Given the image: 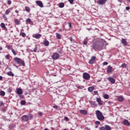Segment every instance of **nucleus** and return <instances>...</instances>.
Instances as JSON below:
<instances>
[{"label": "nucleus", "instance_id": "obj_1", "mask_svg": "<svg viewBox=\"0 0 130 130\" xmlns=\"http://www.w3.org/2000/svg\"><path fill=\"white\" fill-rule=\"evenodd\" d=\"M104 46V45L103 44V43L99 41L95 42L92 45V47L93 49H100L101 50L103 48Z\"/></svg>", "mask_w": 130, "mask_h": 130}, {"label": "nucleus", "instance_id": "obj_2", "mask_svg": "<svg viewBox=\"0 0 130 130\" xmlns=\"http://www.w3.org/2000/svg\"><path fill=\"white\" fill-rule=\"evenodd\" d=\"M95 115L99 120H104L105 117H104V116H103V114L100 110H96L95 111Z\"/></svg>", "mask_w": 130, "mask_h": 130}, {"label": "nucleus", "instance_id": "obj_3", "mask_svg": "<svg viewBox=\"0 0 130 130\" xmlns=\"http://www.w3.org/2000/svg\"><path fill=\"white\" fill-rule=\"evenodd\" d=\"M15 61H16L17 63L22 64V67H25V62L24 60H22L21 58H19L18 57H15L14 58Z\"/></svg>", "mask_w": 130, "mask_h": 130}, {"label": "nucleus", "instance_id": "obj_4", "mask_svg": "<svg viewBox=\"0 0 130 130\" xmlns=\"http://www.w3.org/2000/svg\"><path fill=\"white\" fill-rule=\"evenodd\" d=\"M83 78L84 80L88 81V80H90V78H91V76L88 73H84L83 74Z\"/></svg>", "mask_w": 130, "mask_h": 130}, {"label": "nucleus", "instance_id": "obj_5", "mask_svg": "<svg viewBox=\"0 0 130 130\" xmlns=\"http://www.w3.org/2000/svg\"><path fill=\"white\" fill-rule=\"evenodd\" d=\"M52 58L53 59H58V58H59V54L57 53V52L54 53L52 55Z\"/></svg>", "mask_w": 130, "mask_h": 130}, {"label": "nucleus", "instance_id": "obj_6", "mask_svg": "<svg viewBox=\"0 0 130 130\" xmlns=\"http://www.w3.org/2000/svg\"><path fill=\"white\" fill-rule=\"evenodd\" d=\"M29 120V116L27 115H24L21 117V121L25 122Z\"/></svg>", "mask_w": 130, "mask_h": 130}, {"label": "nucleus", "instance_id": "obj_7", "mask_svg": "<svg viewBox=\"0 0 130 130\" xmlns=\"http://www.w3.org/2000/svg\"><path fill=\"white\" fill-rule=\"evenodd\" d=\"M95 60H96V56H91V59L89 60L88 63H89V64H93L94 62H95Z\"/></svg>", "mask_w": 130, "mask_h": 130}, {"label": "nucleus", "instance_id": "obj_8", "mask_svg": "<svg viewBox=\"0 0 130 130\" xmlns=\"http://www.w3.org/2000/svg\"><path fill=\"white\" fill-rule=\"evenodd\" d=\"M106 2H107V0H97L96 1V4L100 6H103Z\"/></svg>", "mask_w": 130, "mask_h": 130}, {"label": "nucleus", "instance_id": "obj_9", "mask_svg": "<svg viewBox=\"0 0 130 130\" xmlns=\"http://www.w3.org/2000/svg\"><path fill=\"white\" fill-rule=\"evenodd\" d=\"M96 102H98V103L99 105H100V106L103 105V101H102V100H101V99H100L99 98H96Z\"/></svg>", "mask_w": 130, "mask_h": 130}, {"label": "nucleus", "instance_id": "obj_10", "mask_svg": "<svg viewBox=\"0 0 130 130\" xmlns=\"http://www.w3.org/2000/svg\"><path fill=\"white\" fill-rule=\"evenodd\" d=\"M112 72H113V68H112V67H111V66H108L107 72L109 74L112 73Z\"/></svg>", "mask_w": 130, "mask_h": 130}, {"label": "nucleus", "instance_id": "obj_11", "mask_svg": "<svg viewBox=\"0 0 130 130\" xmlns=\"http://www.w3.org/2000/svg\"><path fill=\"white\" fill-rule=\"evenodd\" d=\"M107 80H108L109 82H111L112 84H114V83H115V79H114L113 77H109V78H107Z\"/></svg>", "mask_w": 130, "mask_h": 130}, {"label": "nucleus", "instance_id": "obj_12", "mask_svg": "<svg viewBox=\"0 0 130 130\" xmlns=\"http://www.w3.org/2000/svg\"><path fill=\"white\" fill-rule=\"evenodd\" d=\"M36 4H37V5L39 6V7H40V8H43V3H42V2L36 1Z\"/></svg>", "mask_w": 130, "mask_h": 130}, {"label": "nucleus", "instance_id": "obj_13", "mask_svg": "<svg viewBox=\"0 0 130 130\" xmlns=\"http://www.w3.org/2000/svg\"><path fill=\"white\" fill-rule=\"evenodd\" d=\"M16 93L19 95H22L23 94V91H22V89L21 88H17L16 89Z\"/></svg>", "mask_w": 130, "mask_h": 130}, {"label": "nucleus", "instance_id": "obj_14", "mask_svg": "<svg viewBox=\"0 0 130 130\" xmlns=\"http://www.w3.org/2000/svg\"><path fill=\"white\" fill-rule=\"evenodd\" d=\"M123 124H124V125H127L128 126H130L129 122L128 121V120H127L126 119H125L123 121Z\"/></svg>", "mask_w": 130, "mask_h": 130}, {"label": "nucleus", "instance_id": "obj_15", "mask_svg": "<svg viewBox=\"0 0 130 130\" xmlns=\"http://www.w3.org/2000/svg\"><path fill=\"white\" fill-rule=\"evenodd\" d=\"M80 112L81 114H83V115H87L88 114V112L85 110H81L80 111Z\"/></svg>", "mask_w": 130, "mask_h": 130}, {"label": "nucleus", "instance_id": "obj_16", "mask_svg": "<svg viewBox=\"0 0 130 130\" xmlns=\"http://www.w3.org/2000/svg\"><path fill=\"white\" fill-rule=\"evenodd\" d=\"M117 100L119 102H122L124 100V98H123V96H118L117 98Z\"/></svg>", "mask_w": 130, "mask_h": 130}, {"label": "nucleus", "instance_id": "obj_17", "mask_svg": "<svg viewBox=\"0 0 130 130\" xmlns=\"http://www.w3.org/2000/svg\"><path fill=\"white\" fill-rule=\"evenodd\" d=\"M1 26L4 29V30H5V31L8 30V28H7V27H6V24H5V23L4 22H3L1 24Z\"/></svg>", "mask_w": 130, "mask_h": 130}, {"label": "nucleus", "instance_id": "obj_18", "mask_svg": "<svg viewBox=\"0 0 130 130\" xmlns=\"http://www.w3.org/2000/svg\"><path fill=\"white\" fill-rule=\"evenodd\" d=\"M121 43L124 45V46H126L127 45V43H126V40L125 39H122L121 40Z\"/></svg>", "mask_w": 130, "mask_h": 130}, {"label": "nucleus", "instance_id": "obj_19", "mask_svg": "<svg viewBox=\"0 0 130 130\" xmlns=\"http://www.w3.org/2000/svg\"><path fill=\"white\" fill-rule=\"evenodd\" d=\"M43 44L45 46H48L49 45V42L47 40L45 39L43 41Z\"/></svg>", "mask_w": 130, "mask_h": 130}, {"label": "nucleus", "instance_id": "obj_20", "mask_svg": "<svg viewBox=\"0 0 130 130\" xmlns=\"http://www.w3.org/2000/svg\"><path fill=\"white\" fill-rule=\"evenodd\" d=\"M12 10H13V8H10L8 9H7L5 12L6 15H9V14H10L11 12H12Z\"/></svg>", "mask_w": 130, "mask_h": 130}, {"label": "nucleus", "instance_id": "obj_21", "mask_svg": "<svg viewBox=\"0 0 130 130\" xmlns=\"http://www.w3.org/2000/svg\"><path fill=\"white\" fill-rule=\"evenodd\" d=\"M42 36V35H41V34H36L34 37L36 39H39V38H41Z\"/></svg>", "mask_w": 130, "mask_h": 130}, {"label": "nucleus", "instance_id": "obj_22", "mask_svg": "<svg viewBox=\"0 0 130 130\" xmlns=\"http://www.w3.org/2000/svg\"><path fill=\"white\" fill-rule=\"evenodd\" d=\"M56 37L57 39H61V35L59 33H56Z\"/></svg>", "mask_w": 130, "mask_h": 130}, {"label": "nucleus", "instance_id": "obj_23", "mask_svg": "<svg viewBox=\"0 0 130 130\" xmlns=\"http://www.w3.org/2000/svg\"><path fill=\"white\" fill-rule=\"evenodd\" d=\"M14 22L16 25H20V24H21V21H20V20L17 19H15Z\"/></svg>", "mask_w": 130, "mask_h": 130}, {"label": "nucleus", "instance_id": "obj_24", "mask_svg": "<svg viewBox=\"0 0 130 130\" xmlns=\"http://www.w3.org/2000/svg\"><path fill=\"white\" fill-rule=\"evenodd\" d=\"M95 89V88L93 86H91L88 87V90L89 91V92H93V90H94Z\"/></svg>", "mask_w": 130, "mask_h": 130}, {"label": "nucleus", "instance_id": "obj_25", "mask_svg": "<svg viewBox=\"0 0 130 130\" xmlns=\"http://www.w3.org/2000/svg\"><path fill=\"white\" fill-rule=\"evenodd\" d=\"M7 75H8V76H10L11 77H14V76H15V74H14V73H13V72H12V71H10V72H8Z\"/></svg>", "mask_w": 130, "mask_h": 130}, {"label": "nucleus", "instance_id": "obj_26", "mask_svg": "<svg viewBox=\"0 0 130 130\" xmlns=\"http://www.w3.org/2000/svg\"><path fill=\"white\" fill-rule=\"evenodd\" d=\"M83 43V45H87V44H88V39H86L84 40Z\"/></svg>", "mask_w": 130, "mask_h": 130}, {"label": "nucleus", "instance_id": "obj_27", "mask_svg": "<svg viewBox=\"0 0 130 130\" xmlns=\"http://www.w3.org/2000/svg\"><path fill=\"white\" fill-rule=\"evenodd\" d=\"M20 35H21L22 37H26V34H25V32L21 31L20 33Z\"/></svg>", "mask_w": 130, "mask_h": 130}, {"label": "nucleus", "instance_id": "obj_28", "mask_svg": "<svg viewBox=\"0 0 130 130\" xmlns=\"http://www.w3.org/2000/svg\"><path fill=\"white\" fill-rule=\"evenodd\" d=\"M25 11L27 12V13H30V9L29 7H25Z\"/></svg>", "mask_w": 130, "mask_h": 130}, {"label": "nucleus", "instance_id": "obj_29", "mask_svg": "<svg viewBox=\"0 0 130 130\" xmlns=\"http://www.w3.org/2000/svg\"><path fill=\"white\" fill-rule=\"evenodd\" d=\"M105 127H106V130H111V127L109 125H106Z\"/></svg>", "mask_w": 130, "mask_h": 130}, {"label": "nucleus", "instance_id": "obj_30", "mask_svg": "<svg viewBox=\"0 0 130 130\" xmlns=\"http://www.w3.org/2000/svg\"><path fill=\"white\" fill-rule=\"evenodd\" d=\"M63 7H64V4L63 3L59 4V8H63Z\"/></svg>", "mask_w": 130, "mask_h": 130}, {"label": "nucleus", "instance_id": "obj_31", "mask_svg": "<svg viewBox=\"0 0 130 130\" xmlns=\"http://www.w3.org/2000/svg\"><path fill=\"white\" fill-rule=\"evenodd\" d=\"M31 19L30 18H27L26 20V24H30V23H31Z\"/></svg>", "mask_w": 130, "mask_h": 130}, {"label": "nucleus", "instance_id": "obj_32", "mask_svg": "<svg viewBox=\"0 0 130 130\" xmlns=\"http://www.w3.org/2000/svg\"><path fill=\"white\" fill-rule=\"evenodd\" d=\"M0 95H1V96H5V95H6V92H5V91L2 90L0 91Z\"/></svg>", "mask_w": 130, "mask_h": 130}, {"label": "nucleus", "instance_id": "obj_33", "mask_svg": "<svg viewBox=\"0 0 130 130\" xmlns=\"http://www.w3.org/2000/svg\"><path fill=\"white\" fill-rule=\"evenodd\" d=\"M104 99H109V95L108 94H106L104 95Z\"/></svg>", "mask_w": 130, "mask_h": 130}, {"label": "nucleus", "instance_id": "obj_34", "mask_svg": "<svg viewBox=\"0 0 130 130\" xmlns=\"http://www.w3.org/2000/svg\"><path fill=\"white\" fill-rule=\"evenodd\" d=\"M11 51L12 53H13L14 55H17V53L16 52V51H15V50L14 49H11Z\"/></svg>", "mask_w": 130, "mask_h": 130}, {"label": "nucleus", "instance_id": "obj_35", "mask_svg": "<svg viewBox=\"0 0 130 130\" xmlns=\"http://www.w3.org/2000/svg\"><path fill=\"white\" fill-rule=\"evenodd\" d=\"M20 104L21 105H25V104H26V101H21Z\"/></svg>", "mask_w": 130, "mask_h": 130}, {"label": "nucleus", "instance_id": "obj_36", "mask_svg": "<svg viewBox=\"0 0 130 130\" xmlns=\"http://www.w3.org/2000/svg\"><path fill=\"white\" fill-rule=\"evenodd\" d=\"M6 48L10 50H11V48H12V46H11L9 45H7L6 46Z\"/></svg>", "mask_w": 130, "mask_h": 130}, {"label": "nucleus", "instance_id": "obj_37", "mask_svg": "<svg viewBox=\"0 0 130 130\" xmlns=\"http://www.w3.org/2000/svg\"><path fill=\"white\" fill-rule=\"evenodd\" d=\"M38 49V47H37V46H36V47L34 49V52H37Z\"/></svg>", "mask_w": 130, "mask_h": 130}, {"label": "nucleus", "instance_id": "obj_38", "mask_svg": "<svg viewBox=\"0 0 130 130\" xmlns=\"http://www.w3.org/2000/svg\"><path fill=\"white\" fill-rule=\"evenodd\" d=\"M7 4H8V5H9L10 6V5L12 4V1H11V0H8Z\"/></svg>", "mask_w": 130, "mask_h": 130}, {"label": "nucleus", "instance_id": "obj_39", "mask_svg": "<svg viewBox=\"0 0 130 130\" xmlns=\"http://www.w3.org/2000/svg\"><path fill=\"white\" fill-rule=\"evenodd\" d=\"M91 104H92V105H94L95 107H97V105H96V102H92L91 103Z\"/></svg>", "mask_w": 130, "mask_h": 130}, {"label": "nucleus", "instance_id": "obj_40", "mask_svg": "<svg viewBox=\"0 0 130 130\" xmlns=\"http://www.w3.org/2000/svg\"><path fill=\"white\" fill-rule=\"evenodd\" d=\"M121 68H126V64L125 63H123L121 66Z\"/></svg>", "mask_w": 130, "mask_h": 130}, {"label": "nucleus", "instance_id": "obj_41", "mask_svg": "<svg viewBox=\"0 0 130 130\" xmlns=\"http://www.w3.org/2000/svg\"><path fill=\"white\" fill-rule=\"evenodd\" d=\"M6 59H10V54H7L6 56Z\"/></svg>", "mask_w": 130, "mask_h": 130}, {"label": "nucleus", "instance_id": "obj_42", "mask_svg": "<svg viewBox=\"0 0 130 130\" xmlns=\"http://www.w3.org/2000/svg\"><path fill=\"white\" fill-rule=\"evenodd\" d=\"M68 2H69L70 4L71 5L74 3V0H68Z\"/></svg>", "mask_w": 130, "mask_h": 130}, {"label": "nucleus", "instance_id": "obj_43", "mask_svg": "<svg viewBox=\"0 0 130 130\" xmlns=\"http://www.w3.org/2000/svg\"><path fill=\"white\" fill-rule=\"evenodd\" d=\"M100 130H106L105 126V127L104 126L101 127L100 128Z\"/></svg>", "mask_w": 130, "mask_h": 130}, {"label": "nucleus", "instance_id": "obj_44", "mask_svg": "<svg viewBox=\"0 0 130 130\" xmlns=\"http://www.w3.org/2000/svg\"><path fill=\"white\" fill-rule=\"evenodd\" d=\"M8 92H9V93H11V92H12V89H11V88H8Z\"/></svg>", "mask_w": 130, "mask_h": 130}, {"label": "nucleus", "instance_id": "obj_45", "mask_svg": "<svg viewBox=\"0 0 130 130\" xmlns=\"http://www.w3.org/2000/svg\"><path fill=\"white\" fill-rule=\"evenodd\" d=\"M107 64H108V62H103V65L104 66H107Z\"/></svg>", "mask_w": 130, "mask_h": 130}, {"label": "nucleus", "instance_id": "obj_46", "mask_svg": "<svg viewBox=\"0 0 130 130\" xmlns=\"http://www.w3.org/2000/svg\"><path fill=\"white\" fill-rule=\"evenodd\" d=\"M4 105V103L3 101H0V106H3Z\"/></svg>", "mask_w": 130, "mask_h": 130}, {"label": "nucleus", "instance_id": "obj_47", "mask_svg": "<svg viewBox=\"0 0 130 130\" xmlns=\"http://www.w3.org/2000/svg\"><path fill=\"white\" fill-rule=\"evenodd\" d=\"M94 95H98V91H94Z\"/></svg>", "mask_w": 130, "mask_h": 130}, {"label": "nucleus", "instance_id": "obj_48", "mask_svg": "<svg viewBox=\"0 0 130 130\" xmlns=\"http://www.w3.org/2000/svg\"><path fill=\"white\" fill-rule=\"evenodd\" d=\"M95 124H100V121H96L95 122Z\"/></svg>", "mask_w": 130, "mask_h": 130}, {"label": "nucleus", "instance_id": "obj_49", "mask_svg": "<svg viewBox=\"0 0 130 130\" xmlns=\"http://www.w3.org/2000/svg\"><path fill=\"white\" fill-rule=\"evenodd\" d=\"M20 98H21V99H23L24 98V95H19Z\"/></svg>", "mask_w": 130, "mask_h": 130}, {"label": "nucleus", "instance_id": "obj_50", "mask_svg": "<svg viewBox=\"0 0 130 130\" xmlns=\"http://www.w3.org/2000/svg\"><path fill=\"white\" fill-rule=\"evenodd\" d=\"M69 26L70 28L72 27V23L71 22H69Z\"/></svg>", "mask_w": 130, "mask_h": 130}, {"label": "nucleus", "instance_id": "obj_51", "mask_svg": "<svg viewBox=\"0 0 130 130\" xmlns=\"http://www.w3.org/2000/svg\"><path fill=\"white\" fill-rule=\"evenodd\" d=\"M3 17H4V20L5 21H7V20L8 19V18H7V17L6 16H4Z\"/></svg>", "mask_w": 130, "mask_h": 130}, {"label": "nucleus", "instance_id": "obj_52", "mask_svg": "<svg viewBox=\"0 0 130 130\" xmlns=\"http://www.w3.org/2000/svg\"><path fill=\"white\" fill-rule=\"evenodd\" d=\"M125 9H126V10L127 11H128V10L130 9V7H126L125 8Z\"/></svg>", "mask_w": 130, "mask_h": 130}, {"label": "nucleus", "instance_id": "obj_53", "mask_svg": "<svg viewBox=\"0 0 130 130\" xmlns=\"http://www.w3.org/2000/svg\"><path fill=\"white\" fill-rule=\"evenodd\" d=\"M112 103V102H111V101H109L108 102V104H109V105H111V104Z\"/></svg>", "mask_w": 130, "mask_h": 130}, {"label": "nucleus", "instance_id": "obj_54", "mask_svg": "<svg viewBox=\"0 0 130 130\" xmlns=\"http://www.w3.org/2000/svg\"><path fill=\"white\" fill-rule=\"evenodd\" d=\"M70 41L72 42L73 41V37H70Z\"/></svg>", "mask_w": 130, "mask_h": 130}, {"label": "nucleus", "instance_id": "obj_55", "mask_svg": "<svg viewBox=\"0 0 130 130\" xmlns=\"http://www.w3.org/2000/svg\"><path fill=\"white\" fill-rule=\"evenodd\" d=\"M53 108H57V106H53Z\"/></svg>", "mask_w": 130, "mask_h": 130}, {"label": "nucleus", "instance_id": "obj_56", "mask_svg": "<svg viewBox=\"0 0 130 130\" xmlns=\"http://www.w3.org/2000/svg\"><path fill=\"white\" fill-rule=\"evenodd\" d=\"M31 118H33V116L31 115L29 116V119H31Z\"/></svg>", "mask_w": 130, "mask_h": 130}, {"label": "nucleus", "instance_id": "obj_57", "mask_svg": "<svg viewBox=\"0 0 130 130\" xmlns=\"http://www.w3.org/2000/svg\"><path fill=\"white\" fill-rule=\"evenodd\" d=\"M15 13H16V14H19V11H18V10H15Z\"/></svg>", "mask_w": 130, "mask_h": 130}, {"label": "nucleus", "instance_id": "obj_58", "mask_svg": "<svg viewBox=\"0 0 130 130\" xmlns=\"http://www.w3.org/2000/svg\"><path fill=\"white\" fill-rule=\"evenodd\" d=\"M39 115H40V116H41L42 115V113L40 112V113H39Z\"/></svg>", "mask_w": 130, "mask_h": 130}, {"label": "nucleus", "instance_id": "obj_59", "mask_svg": "<svg viewBox=\"0 0 130 130\" xmlns=\"http://www.w3.org/2000/svg\"><path fill=\"white\" fill-rule=\"evenodd\" d=\"M3 80V77L2 76H0V81H2Z\"/></svg>", "mask_w": 130, "mask_h": 130}, {"label": "nucleus", "instance_id": "obj_60", "mask_svg": "<svg viewBox=\"0 0 130 130\" xmlns=\"http://www.w3.org/2000/svg\"><path fill=\"white\" fill-rule=\"evenodd\" d=\"M62 31V29H59L58 32H61Z\"/></svg>", "mask_w": 130, "mask_h": 130}, {"label": "nucleus", "instance_id": "obj_61", "mask_svg": "<svg viewBox=\"0 0 130 130\" xmlns=\"http://www.w3.org/2000/svg\"><path fill=\"white\" fill-rule=\"evenodd\" d=\"M65 119H66V120H67V119H69V118H68V117H66Z\"/></svg>", "mask_w": 130, "mask_h": 130}, {"label": "nucleus", "instance_id": "obj_62", "mask_svg": "<svg viewBox=\"0 0 130 130\" xmlns=\"http://www.w3.org/2000/svg\"><path fill=\"white\" fill-rule=\"evenodd\" d=\"M0 50H3V48L2 47H0Z\"/></svg>", "mask_w": 130, "mask_h": 130}, {"label": "nucleus", "instance_id": "obj_63", "mask_svg": "<svg viewBox=\"0 0 130 130\" xmlns=\"http://www.w3.org/2000/svg\"><path fill=\"white\" fill-rule=\"evenodd\" d=\"M118 2H119V3H121V0H117Z\"/></svg>", "mask_w": 130, "mask_h": 130}, {"label": "nucleus", "instance_id": "obj_64", "mask_svg": "<svg viewBox=\"0 0 130 130\" xmlns=\"http://www.w3.org/2000/svg\"><path fill=\"white\" fill-rule=\"evenodd\" d=\"M127 2H128V3H130V0H126Z\"/></svg>", "mask_w": 130, "mask_h": 130}]
</instances>
